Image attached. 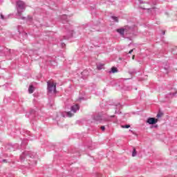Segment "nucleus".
I'll return each instance as SVG.
<instances>
[{
    "label": "nucleus",
    "instance_id": "f257e3e1",
    "mask_svg": "<svg viewBox=\"0 0 177 177\" xmlns=\"http://www.w3.org/2000/svg\"><path fill=\"white\" fill-rule=\"evenodd\" d=\"M16 9L17 16H19L21 20H26L25 17H21V13L26 10V3L21 0H17L16 2Z\"/></svg>",
    "mask_w": 177,
    "mask_h": 177
},
{
    "label": "nucleus",
    "instance_id": "f03ea898",
    "mask_svg": "<svg viewBox=\"0 0 177 177\" xmlns=\"http://www.w3.org/2000/svg\"><path fill=\"white\" fill-rule=\"evenodd\" d=\"M27 157H29V158H35L37 157V153L31 151H25L20 155L21 161H24Z\"/></svg>",
    "mask_w": 177,
    "mask_h": 177
},
{
    "label": "nucleus",
    "instance_id": "7ed1b4c3",
    "mask_svg": "<svg viewBox=\"0 0 177 177\" xmlns=\"http://www.w3.org/2000/svg\"><path fill=\"white\" fill-rule=\"evenodd\" d=\"M116 31L121 35V37H125V32L131 34V32L133 31V27L126 26L124 28L117 29Z\"/></svg>",
    "mask_w": 177,
    "mask_h": 177
},
{
    "label": "nucleus",
    "instance_id": "20e7f679",
    "mask_svg": "<svg viewBox=\"0 0 177 177\" xmlns=\"http://www.w3.org/2000/svg\"><path fill=\"white\" fill-rule=\"evenodd\" d=\"M65 34H66V35L64 36L63 39H60V41H63V39H70V38H73L74 30H73V27H71V26H68L67 27H65Z\"/></svg>",
    "mask_w": 177,
    "mask_h": 177
},
{
    "label": "nucleus",
    "instance_id": "39448f33",
    "mask_svg": "<svg viewBox=\"0 0 177 177\" xmlns=\"http://www.w3.org/2000/svg\"><path fill=\"white\" fill-rule=\"evenodd\" d=\"M47 89L49 93H52V92H56V84L50 83L49 82H47Z\"/></svg>",
    "mask_w": 177,
    "mask_h": 177
},
{
    "label": "nucleus",
    "instance_id": "423d86ee",
    "mask_svg": "<svg viewBox=\"0 0 177 177\" xmlns=\"http://www.w3.org/2000/svg\"><path fill=\"white\" fill-rule=\"evenodd\" d=\"M147 124H149V125H156L157 122H158V119L156 118H149L147 121Z\"/></svg>",
    "mask_w": 177,
    "mask_h": 177
},
{
    "label": "nucleus",
    "instance_id": "0eeeda50",
    "mask_svg": "<svg viewBox=\"0 0 177 177\" xmlns=\"http://www.w3.org/2000/svg\"><path fill=\"white\" fill-rule=\"evenodd\" d=\"M82 80H86L89 75V71L84 70L81 73Z\"/></svg>",
    "mask_w": 177,
    "mask_h": 177
},
{
    "label": "nucleus",
    "instance_id": "6e6552de",
    "mask_svg": "<svg viewBox=\"0 0 177 177\" xmlns=\"http://www.w3.org/2000/svg\"><path fill=\"white\" fill-rule=\"evenodd\" d=\"M80 110V104H76L75 105H73L71 107V111H73V113H77Z\"/></svg>",
    "mask_w": 177,
    "mask_h": 177
},
{
    "label": "nucleus",
    "instance_id": "1a4fd4ad",
    "mask_svg": "<svg viewBox=\"0 0 177 177\" xmlns=\"http://www.w3.org/2000/svg\"><path fill=\"white\" fill-rule=\"evenodd\" d=\"M61 115L64 118H66V117L71 118V117H73V113H71V112H70V111H68V112L64 111V112H62Z\"/></svg>",
    "mask_w": 177,
    "mask_h": 177
},
{
    "label": "nucleus",
    "instance_id": "9d476101",
    "mask_svg": "<svg viewBox=\"0 0 177 177\" xmlns=\"http://www.w3.org/2000/svg\"><path fill=\"white\" fill-rule=\"evenodd\" d=\"M93 120H94V121H96L97 122H102L103 119L102 118V115H96L93 116Z\"/></svg>",
    "mask_w": 177,
    "mask_h": 177
},
{
    "label": "nucleus",
    "instance_id": "9b49d317",
    "mask_svg": "<svg viewBox=\"0 0 177 177\" xmlns=\"http://www.w3.org/2000/svg\"><path fill=\"white\" fill-rule=\"evenodd\" d=\"M61 21L62 23H63L64 24L67 23V21H68V19H67V15H64L61 17Z\"/></svg>",
    "mask_w": 177,
    "mask_h": 177
},
{
    "label": "nucleus",
    "instance_id": "f8f14e48",
    "mask_svg": "<svg viewBox=\"0 0 177 177\" xmlns=\"http://www.w3.org/2000/svg\"><path fill=\"white\" fill-rule=\"evenodd\" d=\"M115 73H118V68L115 66H113L109 71V74H115Z\"/></svg>",
    "mask_w": 177,
    "mask_h": 177
},
{
    "label": "nucleus",
    "instance_id": "ddd939ff",
    "mask_svg": "<svg viewBox=\"0 0 177 177\" xmlns=\"http://www.w3.org/2000/svg\"><path fill=\"white\" fill-rule=\"evenodd\" d=\"M6 150H9L10 151H14L13 145H12V144H8V145L6 146Z\"/></svg>",
    "mask_w": 177,
    "mask_h": 177
},
{
    "label": "nucleus",
    "instance_id": "4468645a",
    "mask_svg": "<svg viewBox=\"0 0 177 177\" xmlns=\"http://www.w3.org/2000/svg\"><path fill=\"white\" fill-rule=\"evenodd\" d=\"M176 93H177L176 91H175L173 93H169L168 94L166 95V97H174V96H175Z\"/></svg>",
    "mask_w": 177,
    "mask_h": 177
},
{
    "label": "nucleus",
    "instance_id": "2eb2a0df",
    "mask_svg": "<svg viewBox=\"0 0 177 177\" xmlns=\"http://www.w3.org/2000/svg\"><path fill=\"white\" fill-rule=\"evenodd\" d=\"M35 88L34 87L33 85H30L29 88H28V92L29 93H34V91H35Z\"/></svg>",
    "mask_w": 177,
    "mask_h": 177
},
{
    "label": "nucleus",
    "instance_id": "dca6fc26",
    "mask_svg": "<svg viewBox=\"0 0 177 177\" xmlns=\"http://www.w3.org/2000/svg\"><path fill=\"white\" fill-rule=\"evenodd\" d=\"M137 73H138V71L135 69H133L129 71V74H130L131 75H133V74H137Z\"/></svg>",
    "mask_w": 177,
    "mask_h": 177
},
{
    "label": "nucleus",
    "instance_id": "f3484780",
    "mask_svg": "<svg viewBox=\"0 0 177 177\" xmlns=\"http://www.w3.org/2000/svg\"><path fill=\"white\" fill-rule=\"evenodd\" d=\"M104 66V64H100L97 65V70H102Z\"/></svg>",
    "mask_w": 177,
    "mask_h": 177
},
{
    "label": "nucleus",
    "instance_id": "a211bd4d",
    "mask_svg": "<svg viewBox=\"0 0 177 177\" xmlns=\"http://www.w3.org/2000/svg\"><path fill=\"white\" fill-rule=\"evenodd\" d=\"M12 146H13L14 151H15V150L20 149V147H19V144H15Z\"/></svg>",
    "mask_w": 177,
    "mask_h": 177
},
{
    "label": "nucleus",
    "instance_id": "6ab92c4d",
    "mask_svg": "<svg viewBox=\"0 0 177 177\" xmlns=\"http://www.w3.org/2000/svg\"><path fill=\"white\" fill-rule=\"evenodd\" d=\"M136 149L135 147L133 148L132 157H136Z\"/></svg>",
    "mask_w": 177,
    "mask_h": 177
},
{
    "label": "nucleus",
    "instance_id": "aec40b11",
    "mask_svg": "<svg viewBox=\"0 0 177 177\" xmlns=\"http://www.w3.org/2000/svg\"><path fill=\"white\" fill-rule=\"evenodd\" d=\"M111 17L113 20V21H115V23H118V17L115 16H111Z\"/></svg>",
    "mask_w": 177,
    "mask_h": 177
},
{
    "label": "nucleus",
    "instance_id": "412c9836",
    "mask_svg": "<svg viewBox=\"0 0 177 177\" xmlns=\"http://www.w3.org/2000/svg\"><path fill=\"white\" fill-rule=\"evenodd\" d=\"M35 113H36L35 110L31 109V110L30 111V112H29V115H35Z\"/></svg>",
    "mask_w": 177,
    "mask_h": 177
},
{
    "label": "nucleus",
    "instance_id": "4be33fe9",
    "mask_svg": "<svg viewBox=\"0 0 177 177\" xmlns=\"http://www.w3.org/2000/svg\"><path fill=\"white\" fill-rule=\"evenodd\" d=\"M163 114L164 113H162V112H158V113L156 115L157 118H161V117H162Z\"/></svg>",
    "mask_w": 177,
    "mask_h": 177
},
{
    "label": "nucleus",
    "instance_id": "5701e85b",
    "mask_svg": "<svg viewBox=\"0 0 177 177\" xmlns=\"http://www.w3.org/2000/svg\"><path fill=\"white\" fill-rule=\"evenodd\" d=\"M122 128H125V129H128V128H131V125L125 124V125L122 126Z\"/></svg>",
    "mask_w": 177,
    "mask_h": 177
},
{
    "label": "nucleus",
    "instance_id": "b1692460",
    "mask_svg": "<svg viewBox=\"0 0 177 177\" xmlns=\"http://www.w3.org/2000/svg\"><path fill=\"white\" fill-rule=\"evenodd\" d=\"M151 129L153 128H158V124H151V126L150 127Z\"/></svg>",
    "mask_w": 177,
    "mask_h": 177
},
{
    "label": "nucleus",
    "instance_id": "393cba45",
    "mask_svg": "<svg viewBox=\"0 0 177 177\" xmlns=\"http://www.w3.org/2000/svg\"><path fill=\"white\" fill-rule=\"evenodd\" d=\"M0 18L1 19V20H6V18H5V16H3V14H0Z\"/></svg>",
    "mask_w": 177,
    "mask_h": 177
},
{
    "label": "nucleus",
    "instance_id": "a878e982",
    "mask_svg": "<svg viewBox=\"0 0 177 177\" xmlns=\"http://www.w3.org/2000/svg\"><path fill=\"white\" fill-rule=\"evenodd\" d=\"M87 147H88V149H89L90 150H93V149H95V148H93V147H92V145H87Z\"/></svg>",
    "mask_w": 177,
    "mask_h": 177
},
{
    "label": "nucleus",
    "instance_id": "bb28decb",
    "mask_svg": "<svg viewBox=\"0 0 177 177\" xmlns=\"http://www.w3.org/2000/svg\"><path fill=\"white\" fill-rule=\"evenodd\" d=\"M61 46H62V48H66V44L61 43Z\"/></svg>",
    "mask_w": 177,
    "mask_h": 177
},
{
    "label": "nucleus",
    "instance_id": "cd10ccee",
    "mask_svg": "<svg viewBox=\"0 0 177 177\" xmlns=\"http://www.w3.org/2000/svg\"><path fill=\"white\" fill-rule=\"evenodd\" d=\"M101 129H102V131H106V127L104 126H102Z\"/></svg>",
    "mask_w": 177,
    "mask_h": 177
},
{
    "label": "nucleus",
    "instance_id": "c85d7f7f",
    "mask_svg": "<svg viewBox=\"0 0 177 177\" xmlns=\"http://www.w3.org/2000/svg\"><path fill=\"white\" fill-rule=\"evenodd\" d=\"M20 28H21V26H18L17 29H18V32H19V34L21 33Z\"/></svg>",
    "mask_w": 177,
    "mask_h": 177
},
{
    "label": "nucleus",
    "instance_id": "c756f323",
    "mask_svg": "<svg viewBox=\"0 0 177 177\" xmlns=\"http://www.w3.org/2000/svg\"><path fill=\"white\" fill-rule=\"evenodd\" d=\"M133 50H135V48L130 50L129 53L131 55V53H132V52H133Z\"/></svg>",
    "mask_w": 177,
    "mask_h": 177
},
{
    "label": "nucleus",
    "instance_id": "7c9ffc66",
    "mask_svg": "<svg viewBox=\"0 0 177 177\" xmlns=\"http://www.w3.org/2000/svg\"><path fill=\"white\" fill-rule=\"evenodd\" d=\"M114 106H115V107H118V106H121L120 103H118L116 104H114Z\"/></svg>",
    "mask_w": 177,
    "mask_h": 177
},
{
    "label": "nucleus",
    "instance_id": "2f4dec72",
    "mask_svg": "<svg viewBox=\"0 0 177 177\" xmlns=\"http://www.w3.org/2000/svg\"><path fill=\"white\" fill-rule=\"evenodd\" d=\"M21 145H27V142H26V140H23Z\"/></svg>",
    "mask_w": 177,
    "mask_h": 177
},
{
    "label": "nucleus",
    "instance_id": "473e14b6",
    "mask_svg": "<svg viewBox=\"0 0 177 177\" xmlns=\"http://www.w3.org/2000/svg\"><path fill=\"white\" fill-rule=\"evenodd\" d=\"M109 118H115V115H111V116H109Z\"/></svg>",
    "mask_w": 177,
    "mask_h": 177
},
{
    "label": "nucleus",
    "instance_id": "72a5a7b5",
    "mask_svg": "<svg viewBox=\"0 0 177 177\" xmlns=\"http://www.w3.org/2000/svg\"><path fill=\"white\" fill-rule=\"evenodd\" d=\"M2 162H8V160H7L6 159H3V160H2Z\"/></svg>",
    "mask_w": 177,
    "mask_h": 177
},
{
    "label": "nucleus",
    "instance_id": "f704fd0d",
    "mask_svg": "<svg viewBox=\"0 0 177 177\" xmlns=\"http://www.w3.org/2000/svg\"><path fill=\"white\" fill-rule=\"evenodd\" d=\"M115 114H118V111H117V107H115Z\"/></svg>",
    "mask_w": 177,
    "mask_h": 177
},
{
    "label": "nucleus",
    "instance_id": "c9c22d12",
    "mask_svg": "<svg viewBox=\"0 0 177 177\" xmlns=\"http://www.w3.org/2000/svg\"><path fill=\"white\" fill-rule=\"evenodd\" d=\"M129 132H131V133H133V135H135V132H133V131L129 130Z\"/></svg>",
    "mask_w": 177,
    "mask_h": 177
},
{
    "label": "nucleus",
    "instance_id": "e433bc0d",
    "mask_svg": "<svg viewBox=\"0 0 177 177\" xmlns=\"http://www.w3.org/2000/svg\"><path fill=\"white\" fill-rule=\"evenodd\" d=\"M162 35H165V31L163 30V31L162 32Z\"/></svg>",
    "mask_w": 177,
    "mask_h": 177
},
{
    "label": "nucleus",
    "instance_id": "4c0bfd02",
    "mask_svg": "<svg viewBox=\"0 0 177 177\" xmlns=\"http://www.w3.org/2000/svg\"><path fill=\"white\" fill-rule=\"evenodd\" d=\"M140 3H145V2H143V1H142V0H140Z\"/></svg>",
    "mask_w": 177,
    "mask_h": 177
},
{
    "label": "nucleus",
    "instance_id": "58836bf2",
    "mask_svg": "<svg viewBox=\"0 0 177 177\" xmlns=\"http://www.w3.org/2000/svg\"><path fill=\"white\" fill-rule=\"evenodd\" d=\"M135 57V55H133V59Z\"/></svg>",
    "mask_w": 177,
    "mask_h": 177
},
{
    "label": "nucleus",
    "instance_id": "ea45409f",
    "mask_svg": "<svg viewBox=\"0 0 177 177\" xmlns=\"http://www.w3.org/2000/svg\"><path fill=\"white\" fill-rule=\"evenodd\" d=\"M25 35H27V33H25Z\"/></svg>",
    "mask_w": 177,
    "mask_h": 177
},
{
    "label": "nucleus",
    "instance_id": "a19ab883",
    "mask_svg": "<svg viewBox=\"0 0 177 177\" xmlns=\"http://www.w3.org/2000/svg\"><path fill=\"white\" fill-rule=\"evenodd\" d=\"M35 164H37V162H35Z\"/></svg>",
    "mask_w": 177,
    "mask_h": 177
},
{
    "label": "nucleus",
    "instance_id": "79ce46f5",
    "mask_svg": "<svg viewBox=\"0 0 177 177\" xmlns=\"http://www.w3.org/2000/svg\"><path fill=\"white\" fill-rule=\"evenodd\" d=\"M119 114H121V112H120Z\"/></svg>",
    "mask_w": 177,
    "mask_h": 177
},
{
    "label": "nucleus",
    "instance_id": "37998d69",
    "mask_svg": "<svg viewBox=\"0 0 177 177\" xmlns=\"http://www.w3.org/2000/svg\"><path fill=\"white\" fill-rule=\"evenodd\" d=\"M151 9H155V8H151Z\"/></svg>",
    "mask_w": 177,
    "mask_h": 177
}]
</instances>
